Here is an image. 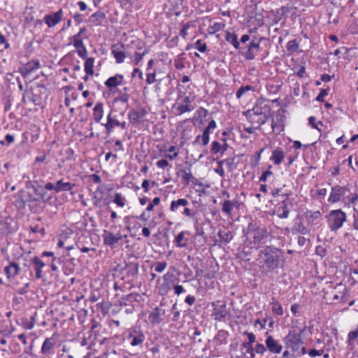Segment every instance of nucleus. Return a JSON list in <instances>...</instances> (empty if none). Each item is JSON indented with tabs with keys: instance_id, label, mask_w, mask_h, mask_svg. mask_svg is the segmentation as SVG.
I'll use <instances>...</instances> for the list:
<instances>
[{
	"instance_id": "obj_46",
	"label": "nucleus",
	"mask_w": 358,
	"mask_h": 358,
	"mask_svg": "<svg viewBox=\"0 0 358 358\" xmlns=\"http://www.w3.org/2000/svg\"><path fill=\"white\" fill-rule=\"evenodd\" d=\"M264 151V149H261L258 152H257L252 158L251 160V165L253 167H256L259 162V160L261 159V155L262 152Z\"/></svg>"
},
{
	"instance_id": "obj_54",
	"label": "nucleus",
	"mask_w": 358,
	"mask_h": 358,
	"mask_svg": "<svg viewBox=\"0 0 358 358\" xmlns=\"http://www.w3.org/2000/svg\"><path fill=\"white\" fill-rule=\"evenodd\" d=\"M287 48L288 50L295 51L298 48V44L295 40L289 41L287 44Z\"/></svg>"
},
{
	"instance_id": "obj_59",
	"label": "nucleus",
	"mask_w": 358,
	"mask_h": 358,
	"mask_svg": "<svg viewBox=\"0 0 358 358\" xmlns=\"http://www.w3.org/2000/svg\"><path fill=\"white\" fill-rule=\"evenodd\" d=\"M189 27H190L189 24L187 23L183 24L182 29L180 31V36L182 38H185L186 36H187V30L189 29Z\"/></svg>"
},
{
	"instance_id": "obj_26",
	"label": "nucleus",
	"mask_w": 358,
	"mask_h": 358,
	"mask_svg": "<svg viewBox=\"0 0 358 358\" xmlns=\"http://www.w3.org/2000/svg\"><path fill=\"white\" fill-rule=\"evenodd\" d=\"M178 176H180L182 180L185 181L186 184H189L193 179H194L189 168L181 169L178 173Z\"/></svg>"
},
{
	"instance_id": "obj_53",
	"label": "nucleus",
	"mask_w": 358,
	"mask_h": 358,
	"mask_svg": "<svg viewBox=\"0 0 358 358\" xmlns=\"http://www.w3.org/2000/svg\"><path fill=\"white\" fill-rule=\"evenodd\" d=\"M329 90L327 89H322L320 94L317 95L316 100L317 101H324V99L328 95Z\"/></svg>"
},
{
	"instance_id": "obj_40",
	"label": "nucleus",
	"mask_w": 358,
	"mask_h": 358,
	"mask_svg": "<svg viewBox=\"0 0 358 358\" xmlns=\"http://www.w3.org/2000/svg\"><path fill=\"white\" fill-rule=\"evenodd\" d=\"M209 141H210V137H207L203 134H201V135H198L196 137V138L194 140V143H198L201 145L206 146L208 144Z\"/></svg>"
},
{
	"instance_id": "obj_23",
	"label": "nucleus",
	"mask_w": 358,
	"mask_h": 358,
	"mask_svg": "<svg viewBox=\"0 0 358 358\" xmlns=\"http://www.w3.org/2000/svg\"><path fill=\"white\" fill-rule=\"evenodd\" d=\"M188 234L187 231H182L180 232L176 237L174 243L177 247L184 248L187 245L188 238L185 237V234Z\"/></svg>"
},
{
	"instance_id": "obj_19",
	"label": "nucleus",
	"mask_w": 358,
	"mask_h": 358,
	"mask_svg": "<svg viewBox=\"0 0 358 358\" xmlns=\"http://www.w3.org/2000/svg\"><path fill=\"white\" fill-rule=\"evenodd\" d=\"M41 66L40 62L38 60L31 61L26 64L22 71L24 77L28 76L32 71L39 69Z\"/></svg>"
},
{
	"instance_id": "obj_7",
	"label": "nucleus",
	"mask_w": 358,
	"mask_h": 358,
	"mask_svg": "<svg viewBox=\"0 0 358 358\" xmlns=\"http://www.w3.org/2000/svg\"><path fill=\"white\" fill-rule=\"evenodd\" d=\"M213 308L212 317L215 320L221 322L225 321L226 318L229 315V310L227 308V304L224 301H217L212 303Z\"/></svg>"
},
{
	"instance_id": "obj_22",
	"label": "nucleus",
	"mask_w": 358,
	"mask_h": 358,
	"mask_svg": "<svg viewBox=\"0 0 358 358\" xmlns=\"http://www.w3.org/2000/svg\"><path fill=\"white\" fill-rule=\"evenodd\" d=\"M284 157V152L281 149L277 148L273 150L270 159L273 161L275 165H279L282 163Z\"/></svg>"
},
{
	"instance_id": "obj_1",
	"label": "nucleus",
	"mask_w": 358,
	"mask_h": 358,
	"mask_svg": "<svg viewBox=\"0 0 358 358\" xmlns=\"http://www.w3.org/2000/svg\"><path fill=\"white\" fill-rule=\"evenodd\" d=\"M259 258L270 270L278 268L283 262L282 252L276 248H266L261 251Z\"/></svg>"
},
{
	"instance_id": "obj_61",
	"label": "nucleus",
	"mask_w": 358,
	"mask_h": 358,
	"mask_svg": "<svg viewBox=\"0 0 358 358\" xmlns=\"http://www.w3.org/2000/svg\"><path fill=\"white\" fill-rule=\"evenodd\" d=\"M245 334L248 336V342H245L246 343H250V345H252L255 342V335L253 333H247L245 332Z\"/></svg>"
},
{
	"instance_id": "obj_17",
	"label": "nucleus",
	"mask_w": 358,
	"mask_h": 358,
	"mask_svg": "<svg viewBox=\"0 0 358 358\" xmlns=\"http://www.w3.org/2000/svg\"><path fill=\"white\" fill-rule=\"evenodd\" d=\"M55 345L56 340L53 337L45 338V340L42 344L41 352L43 355H50V353H52V350H53Z\"/></svg>"
},
{
	"instance_id": "obj_35",
	"label": "nucleus",
	"mask_w": 358,
	"mask_h": 358,
	"mask_svg": "<svg viewBox=\"0 0 358 358\" xmlns=\"http://www.w3.org/2000/svg\"><path fill=\"white\" fill-rule=\"evenodd\" d=\"M289 210L287 205L283 204L281 206H279L277 210L278 216L280 218H287L289 215Z\"/></svg>"
},
{
	"instance_id": "obj_6",
	"label": "nucleus",
	"mask_w": 358,
	"mask_h": 358,
	"mask_svg": "<svg viewBox=\"0 0 358 358\" xmlns=\"http://www.w3.org/2000/svg\"><path fill=\"white\" fill-rule=\"evenodd\" d=\"M194 97L190 95H185L182 92H179L177 110L179 114H183L187 112H190L194 109V106L192 104Z\"/></svg>"
},
{
	"instance_id": "obj_41",
	"label": "nucleus",
	"mask_w": 358,
	"mask_h": 358,
	"mask_svg": "<svg viewBox=\"0 0 358 358\" xmlns=\"http://www.w3.org/2000/svg\"><path fill=\"white\" fill-rule=\"evenodd\" d=\"M218 236L220 239L226 243H229L233 238V236L230 231H220Z\"/></svg>"
},
{
	"instance_id": "obj_49",
	"label": "nucleus",
	"mask_w": 358,
	"mask_h": 358,
	"mask_svg": "<svg viewBox=\"0 0 358 358\" xmlns=\"http://www.w3.org/2000/svg\"><path fill=\"white\" fill-rule=\"evenodd\" d=\"M241 347L243 348L246 349L247 353H248L250 355L251 358L255 357V353H254V349H253L252 345H250V343H243L241 345Z\"/></svg>"
},
{
	"instance_id": "obj_43",
	"label": "nucleus",
	"mask_w": 358,
	"mask_h": 358,
	"mask_svg": "<svg viewBox=\"0 0 358 358\" xmlns=\"http://www.w3.org/2000/svg\"><path fill=\"white\" fill-rule=\"evenodd\" d=\"M148 53V50H145L143 52H136L134 59V63L138 66L143 59V57Z\"/></svg>"
},
{
	"instance_id": "obj_29",
	"label": "nucleus",
	"mask_w": 358,
	"mask_h": 358,
	"mask_svg": "<svg viewBox=\"0 0 358 358\" xmlns=\"http://www.w3.org/2000/svg\"><path fill=\"white\" fill-rule=\"evenodd\" d=\"M33 263L35 265L36 278L40 279L42 278V268L45 266V264L38 257L33 259Z\"/></svg>"
},
{
	"instance_id": "obj_63",
	"label": "nucleus",
	"mask_w": 358,
	"mask_h": 358,
	"mask_svg": "<svg viewBox=\"0 0 358 358\" xmlns=\"http://www.w3.org/2000/svg\"><path fill=\"white\" fill-rule=\"evenodd\" d=\"M23 327L25 329H33L34 326V322L33 321H24L23 322Z\"/></svg>"
},
{
	"instance_id": "obj_16",
	"label": "nucleus",
	"mask_w": 358,
	"mask_h": 358,
	"mask_svg": "<svg viewBox=\"0 0 358 358\" xmlns=\"http://www.w3.org/2000/svg\"><path fill=\"white\" fill-rule=\"evenodd\" d=\"M123 80L124 76L122 75L116 74L115 76H111L108 79H107L105 81L104 84L108 88L112 90L113 88L121 85L123 83Z\"/></svg>"
},
{
	"instance_id": "obj_45",
	"label": "nucleus",
	"mask_w": 358,
	"mask_h": 358,
	"mask_svg": "<svg viewBox=\"0 0 358 358\" xmlns=\"http://www.w3.org/2000/svg\"><path fill=\"white\" fill-rule=\"evenodd\" d=\"M159 293L160 295H166L168 294L170 286L167 282H164L159 286Z\"/></svg>"
},
{
	"instance_id": "obj_30",
	"label": "nucleus",
	"mask_w": 358,
	"mask_h": 358,
	"mask_svg": "<svg viewBox=\"0 0 358 358\" xmlns=\"http://www.w3.org/2000/svg\"><path fill=\"white\" fill-rule=\"evenodd\" d=\"M225 39L227 42L231 43L236 49L239 48V42L238 41V36L234 33L227 31L225 35Z\"/></svg>"
},
{
	"instance_id": "obj_9",
	"label": "nucleus",
	"mask_w": 358,
	"mask_h": 358,
	"mask_svg": "<svg viewBox=\"0 0 358 358\" xmlns=\"http://www.w3.org/2000/svg\"><path fill=\"white\" fill-rule=\"evenodd\" d=\"M145 340V336L143 332L138 329H129L128 330V335L127 341L132 346H138L141 345Z\"/></svg>"
},
{
	"instance_id": "obj_31",
	"label": "nucleus",
	"mask_w": 358,
	"mask_h": 358,
	"mask_svg": "<svg viewBox=\"0 0 358 358\" xmlns=\"http://www.w3.org/2000/svg\"><path fill=\"white\" fill-rule=\"evenodd\" d=\"M321 214L319 211L315 212H308L307 213V219L308 224L313 225L317 223V221L320 220Z\"/></svg>"
},
{
	"instance_id": "obj_4",
	"label": "nucleus",
	"mask_w": 358,
	"mask_h": 358,
	"mask_svg": "<svg viewBox=\"0 0 358 358\" xmlns=\"http://www.w3.org/2000/svg\"><path fill=\"white\" fill-rule=\"evenodd\" d=\"M303 329L301 328L296 327L290 329L284 338L287 348H291L294 352L297 351L303 344Z\"/></svg>"
},
{
	"instance_id": "obj_15",
	"label": "nucleus",
	"mask_w": 358,
	"mask_h": 358,
	"mask_svg": "<svg viewBox=\"0 0 358 358\" xmlns=\"http://www.w3.org/2000/svg\"><path fill=\"white\" fill-rule=\"evenodd\" d=\"M111 53L115 58L116 62L117 64H121L124 62V59L126 57L125 53L124 52V45H113L111 48Z\"/></svg>"
},
{
	"instance_id": "obj_24",
	"label": "nucleus",
	"mask_w": 358,
	"mask_h": 358,
	"mask_svg": "<svg viewBox=\"0 0 358 358\" xmlns=\"http://www.w3.org/2000/svg\"><path fill=\"white\" fill-rule=\"evenodd\" d=\"M357 201L358 192L357 191L354 192H350L349 191V192L347 193L343 202L345 203L346 206L350 207L351 204L355 206Z\"/></svg>"
},
{
	"instance_id": "obj_56",
	"label": "nucleus",
	"mask_w": 358,
	"mask_h": 358,
	"mask_svg": "<svg viewBox=\"0 0 358 358\" xmlns=\"http://www.w3.org/2000/svg\"><path fill=\"white\" fill-rule=\"evenodd\" d=\"M324 352V350H315V349H313V350H310L308 352V355L310 357H315L316 356H320V355H322Z\"/></svg>"
},
{
	"instance_id": "obj_38",
	"label": "nucleus",
	"mask_w": 358,
	"mask_h": 358,
	"mask_svg": "<svg viewBox=\"0 0 358 358\" xmlns=\"http://www.w3.org/2000/svg\"><path fill=\"white\" fill-rule=\"evenodd\" d=\"M251 113H252L250 114L251 118H252L253 115L259 116V117L258 122H261V123L264 122L266 115L260 111V109L258 107L253 108L252 110H251Z\"/></svg>"
},
{
	"instance_id": "obj_36",
	"label": "nucleus",
	"mask_w": 358,
	"mask_h": 358,
	"mask_svg": "<svg viewBox=\"0 0 358 358\" xmlns=\"http://www.w3.org/2000/svg\"><path fill=\"white\" fill-rule=\"evenodd\" d=\"M271 304L273 305L272 307V312L277 315H282L283 314V310L282 307L280 305V303L276 301L275 299H273V301L271 302Z\"/></svg>"
},
{
	"instance_id": "obj_8",
	"label": "nucleus",
	"mask_w": 358,
	"mask_h": 358,
	"mask_svg": "<svg viewBox=\"0 0 358 358\" xmlns=\"http://www.w3.org/2000/svg\"><path fill=\"white\" fill-rule=\"evenodd\" d=\"M348 192L349 188L348 187L336 185L331 188L328 201L331 203H336L340 201H343L347 193Z\"/></svg>"
},
{
	"instance_id": "obj_12",
	"label": "nucleus",
	"mask_w": 358,
	"mask_h": 358,
	"mask_svg": "<svg viewBox=\"0 0 358 358\" xmlns=\"http://www.w3.org/2000/svg\"><path fill=\"white\" fill-rule=\"evenodd\" d=\"M265 344L271 353L280 354L282 350V345L279 341L275 340L272 336H268Z\"/></svg>"
},
{
	"instance_id": "obj_55",
	"label": "nucleus",
	"mask_w": 358,
	"mask_h": 358,
	"mask_svg": "<svg viewBox=\"0 0 358 358\" xmlns=\"http://www.w3.org/2000/svg\"><path fill=\"white\" fill-rule=\"evenodd\" d=\"M266 346L265 347L263 344L257 343L255 345V352L258 354L263 355L266 351Z\"/></svg>"
},
{
	"instance_id": "obj_13",
	"label": "nucleus",
	"mask_w": 358,
	"mask_h": 358,
	"mask_svg": "<svg viewBox=\"0 0 358 358\" xmlns=\"http://www.w3.org/2000/svg\"><path fill=\"white\" fill-rule=\"evenodd\" d=\"M63 15V10L59 9L55 13L46 15L43 20L48 27H52L61 22Z\"/></svg>"
},
{
	"instance_id": "obj_52",
	"label": "nucleus",
	"mask_w": 358,
	"mask_h": 358,
	"mask_svg": "<svg viewBox=\"0 0 358 358\" xmlns=\"http://www.w3.org/2000/svg\"><path fill=\"white\" fill-rule=\"evenodd\" d=\"M194 229L196 231V235L203 236V234H204V231H203V229L201 227H199V221L197 219H196V220L194 221Z\"/></svg>"
},
{
	"instance_id": "obj_37",
	"label": "nucleus",
	"mask_w": 358,
	"mask_h": 358,
	"mask_svg": "<svg viewBox=\"0 0 358 358\" xmlns=\"http://www.w3.org/2000/svg\"><path fill=\"white\" fill-rule=\"evenodd\" d=\"M225 27L224 23L222 22H215L213 24L209 27L208 32L210 34H214L217 31H219L224 29Z\"/></svg>"
},
{
	"instance_id": "obj_62",
	"label": "nucleus",
	"mask_w": 358,
	"mask_h": 358,
	"mask_svg": "<svg viewBox=\"0 0 358 358\" xmlns=\"http://www.w3.org/2000/svg\"><path fill=\"white\" fill-rule=\"evenodd\" d=\"M136 75H138L140 79H143V73L138 68H135L132 72L131 77L134 78Z\"/></svg>"
},
{
	"instance_id": "obj_60",
	"label": "nucleus",
	"mask_w": 358,
	"mask_h": 358,
	"mask_svg": "<svg viewBox=\"0 0 358 358\" xmlns=\"http://www.w3.org/2000/svg\"><path fill=\"white\" fill-rule=\"evenodd\" d=\"M129 95L126 93H124V94H121L117 98V100L122 102V103H128L129 101Z\"/></svg>"
},
{
	"instance_id": "obj_3",
	"label": "nucleus",
	"mask_w": 358,
	"mask_h": 358,
	"mask_svg": "<svg viewBox=\"0 0 358 358\" xmlns=\"http://www.w3.org/2000/svg\"><path fill=\"white\" fill-rule=\"evenodd\" d=\"M327 225L331 231L341 229L347 220V215L341 209L332 210L326 216Z\"/></svg>"
},
{
	"instance_id": "obj_58",
	"label": "nucleus",
	"mask_w": 358,
	"mask_h": 358,
	"mask_svg": "<svg viewBox=\"0 0 358 358\" xmlns=\"http://www.w3.org/2000/svg\"><path fill=\"white\" fill-rule=\"evenodd\" d=\"M220 161L223 162V164H226L229 171H232V166L234 163V159H225Z\"/></svg>"
},
{
	"instance_id": "obj_34",
	"label": "nucleus",
	"mask_w": 358,
	"mask_h": 358,
	"mask_svg": "<svg viewBox=\"0 0 358 358\" xmlns=\"http://www.w3.org/2000/svg\"><path fill=\"white\" fill-rule=\"evenodd\" d=\"M113 202L119 207L123 208L125 206L127 199L120 193H115L114 195Z\"/></svg>"
},
{
	"instance_id": "obj_57",
	"label": "nucleus",
	"mask_w": 358,
	"mask_h": 358,
	"mask_svg": "<svg viewBox=\"0 0 358 358\" xmlns=\"http://www.w3.org/2000/svg\"><path fill=\"white\" fill-rule=\"evenodd\" d=\"M156 165L158 168L165 169L166 167L169 166V163L166 159H160L157 163Z\"/></svg>"
},
{
	"instance_id": "obj_51",
	"label": "nucleus",
	"mask_w": 358,
	"mask_h": 358,
	"mask_svg": "<svg viewBox=\"0 0 358 358\" xmlns=\"http://www.w3.org/2000/svg\"><path fill=\"white\" fill-rule=\"evenodd\" d=\"M215 172L220 175L221 177L224 176V171L223 169V162L219 161L217 162V167L215 169Z\"/></svg>"
},
{
	"instance_id": "obj_33",
	"label": "nucleus",
	"mask_w": 358,
	"mask_h": 358,
	"mask_svg": "<svg viewBox=\"0 0 358 358\" xmlns=\"http://www.w3.org/2000/svg\"><path fill=\"white\" fill-rule=\"evenodd\" d=\"M234 205L235 203L230 200L224 201L222 203V212L227 215L228 216H230L231 215V211L234 208Z\"/></svg>"
},
{
	"instance_id": "obj_20",
	"label": "nucleus",
	"mask_w": 358,
	"mask_h": 358,
	"mask_svg": "<svg viewBox=\"0 0 358 358\" xmlns=\"http://www.w3.org/2000/svg\"><path fill=\"white\" fill-rule=\"evenodd\" d=\"M19 271L20 266L15 262L10 263V264L4 268V272L8 279L15 277L18 275Z\"/></svg>"
},
{
	"instance_id": "obj_64",
	"label": "nucleus",
	"mask_w": 358,
	"mask_h": 358,
	"mask_svg": "<svg viewBox=\"0 0 358 358\" xmlns=\"http://www.w3.org/2000/svg\"><path fill=\"white\" fill-rule=\"evenodd\" d=\"M185 292V289L182 285H176L174 287V292L177 295H180V294Z\"/></svg>"
},
{
	"instance_id": "obj_50",
	"label": "nucleus",
	"mask_w": 358,
	"mask_h": 358,
	"mask_svg": "<svg viewBox=\"0 0 358 358\" xmlns=\"http://www.w3.org/2000/svg\"><path fill=\"white\" fill-rule=\"evenodd\" d=\"M271 165L268 166V169L264 171L262 175L259 178L260 182H266L268 177L271 176L273 175V173L270 171V169L271 168Z\"/></svg>"
},
{
	"instance_id": "obj_5",
	"label": "nucleus",
	"mask_w": 358,
	"mask_h": 358,
	"mask_svg": "<svg viewBox=\"0 0 358 358\" xmlns=\"http://www.w3.org/2000/svg\"><path fill=\"white\" fill-rule=\"evenodd\" d=\"M189 201L185 198L178 199L173 200L171 202L169 209L171 212H178L187 217H193L195 215V212L190 209L189 207Z\"/></svg>"
},
{
	"instance_id": "obj_27",
	"label": "nucleus",
	"mask_w": 358,
	"mask_h": 358,
	"mask_svg": "<svg viewBox=\"0 0 358 358\" xmlns=\"http://www.w3.org/2000/svg\"><path fill=\"white\" fill-rule=\"evenodd\" d=\"M74 184L70 182H64L62 180L56 182V192L71 191Z\"/></svg>"
},
{
	"instance_id": "obj_32",
	"label": "nucleus",
	"mask_w": 358,
	"mask_h": 358,
	"mask_svg": "<svg viewBox=\"0 0 358 358\" xmlns=\"http://www.w3.org/2000/svg\"><path fill=\"white\" fill-rule=\"evenodd\" d=\"M94 59L93 57L87 58L85 62V71L86 74L92 76L94 74Z\"/></svg>"
},
{
	"instance_id": "obj_14",
	"label": "nucleus",
	"mask_w": 358,
	"mask_h": 358,
	"mask_svg": "<svg viewBox=\"0 0 358 358\" xmlns=\"http://www.w3.org/2000/svg\"><path fill=\"white\" fill-rule=\"evenodd\" d=\"M71 42L76 48L78 55L84 59L87 55V50L83 44V38L79 37L78 35H74L71 38Z\"/></svg>"
},
{
	"instance_id": "obj_10",
	"label": "nucleus",
	"mask_w": 358,
	"mask_h": 358,
	"mask_svg": "<svg viewBox=\"0 0 358 358\" xmlns=\"http://www.w3.org/2000/svg\"><path fill=\"white\" fill-rule=\"evenodd\" d=\"M122 235L120 231H118L116 234H114L110 231H103V243L106 245L110 246L113 248L116 243H117L120 241L122 239Z\"/></svg>"
},
{
	"instance_id": "obj_44",
	"label": "nucleus",
	"mask_w": 358,
	"mask_h": 358,
	"mask_svg": "<svg viewBox=\"0 0 358 358\" xmlns=\"http://www.w3.org/2000/svg\"><path fill=\"white\" fill-rule=\"evenodd\" d=\"M153 266L155 267V271L157 273H162L166 268L167 263L166 262H157L153 265Z\"/></svg>"
},
{
	"instance_id": "obj_39",
	"label": "nucleus",
	"mask_w": 358,
	"mask_h": 358,
	"mask_svg": "<svg viewBox=\"0 0 358 358\" xmlns=\"http://www.w3.org/2000/svg\"><path fill=\"white\" fill-rule=\"evenodd\" d=\"M168 154L165 155V157L169 159L170 160H173L178 156V152L176 151V147L174 145H171L167 150Z\"/></svg>"
},
{
	"instance_id": "obj_47",
	"label": "nucleus",
	"mask_w": 358,
	"mask_h": 358,
	"mask_svg": "<svg viewBox=\"0 0 358 358\" xmlns=\"http://www.w3.org/2000/svg\"><path fill=\"white\" fill-rule=\"evenodd\" d=\"M194 47V48H196V50L201 52H204L207 50L206 44L205 43H203L201 40H197L195 42Z\"/></svg>"
},
{
	"instance_id": "obj_28",
	"label": "nucleus",
	"mask_w": 358,
	"mask_h": 358,
	"mask_svg": "<svg viewBox=\"0 0 358 358\" xmlns=\"http://www.w3.org/2000/svg\"><path fill=\"white\" fill-rule=\"evenodd\" d=\"M210 151L213 155H216L217 153L223 155L225 151H227V145H222L221 143L217 141H213L211 143Z\"/></svg>"
},
{
	"instance_id": "obj_42",
	"label": "nucleus",
	"mask_w": 358,
	"mask_h": 358,
	"mask_svg": "<svg viewBox=\"0 0 358 358\" xmlns=\"http://www.w3.org/2000/svg\"><path fill=\"white\" fill-rule=\"evenodd\" d=\"M157 71L155 70L153 72L146 73V83L148 85H151L157 81Z\"/></svg>"
},
{
	"instance_id": "obj_48",
	"label": "nucleus",
	"mask_w": 358,
	"mask_h": 358,
	"mask_svg": "<svg viewBox=\"0 0 358 358\" xmlns=\"http://www.w3.org/2000/svg\"><path fill=\"white\" fill-rule=\"evenodd\" d=\"M252 90V87L250 85L241 87L236 92V97L240 99L243 94Z\"/></svg>"
},
{
	"instance_id": "obj_11",
	"label": "nucleus",
	"mask_w": 358,
	"mask_h": 358,
	"mask_svg": "<svg viewBox=\"0 0 358 358\" xmlns=\"http://www.w3.org/2000/svg\"><path fill=\"white\" fill-rule=\"evenodd\" d=\"M107 122L106 124H101L104 126L106 131L110 134L112 132L114 127H120L122 129H126L127 123L126 122H119L115 116L113 115L112 112L110 111L107 115Z\"/></svg>"
},
{
	"instance_id": "obj_21",
	"label": "nucleus",
	"mask_w": 358,
	"mask_h": 358,
	"mask_svg": "<svg viewBox=\"0 0 358 358\" xmlns=\"http://www.w3.org/2000/svg\"><path fill=\"white\" fill-rule=\"evenodd\" d=\"M165 314V310L156 307L150 314L149 319L152 323H159L162 320L160 317Z\"/></svg>"
},
{
	"instance_id": "obj_2",
	"label": "nucleus",
	"mask_w": 358,
	"mask_h": 358,
	"mask_svg": "<svg viewBox=\"0 0 358 358\" xmlns=\"http://www.w3.org/2000/svg\"><path fill=\"white\" fill-rule=\"evenodd\" d=\"M245 236L247 240L255 247H257L260 244L266 243L267 239L269 238V234L265 229L258 227L254 224H250L248 225Z\"/></svg>"
},
{
	"instance_id": "obj_18",
	"label": "nucleus",
	"mask_w": 358,
	"mask_h": 358,
	"mask_svg": "<svg viewBox=\"0 0 358 358\" xmlns=\"http://www.w3.org/2000/svg\"><path fill=\"white\" fill-rule=\"evenodd\" d=\"M103 116V104L98 102L93 108L92 117L96 123H100Z\"/></svg>"
},
{
	"instance_id": "obj_25",
	"label": "nucleus",
	"mask_w": 358,
	"mask_h": 358,
	"mask_svg": "<svg viewBox=\"0 0 358 358\" xmlns=\"http://www.w3.org/2000/svg\"><path fill=\"white\" fill-rule=\"evenodd\" d=\"M143 116V113H140L134 109L128 113V119L132 124H137Z\"/></svg>"
}]
</instances>
